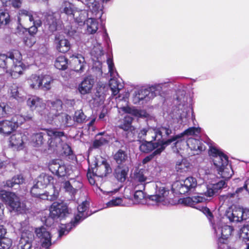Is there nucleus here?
Returning a JSON list of instances; mask_svg holds the SVG:
<instances>
[{
    "label": "nucleus",
    "mask_w": 249,
    "mask_h": 249,
    "mask_svg": "<svg viewBox=\"0 0 249 249\" xmlns=\"http://www.w3.org/2000/svg\"><path fill=\"white\" fill-rule=\"evenodd\" d=\"M22 0H8L7 2L4 1L6 5H11L14 8H19L22 4Z\"/></svg>",
    "instance_id": "69168bd1"
},
{
    "label": "nucleus",
    "mask_w": 249,
    "mask_h": 249,
    "mask_svg": "<svg viewBox=\"0 0 249 249\" xmlns=\"http://www.w3.org/2000/svg\"><path fill=\"white\" fill-rule=\"evenodd\" d=\"M81 186V184L79 181H75L73 179H71L70 181L65 182L64 184L65 191L71 195H74L76 193L77 188H80Z\"/></svg>",
    "instance_id": "c9c22d12"
},
{
    "label": "nucleus",
    "mask_w": 249,
    "mask_h": 249,
    "mask_svg": "<svg viewBox=\"0 0 249 249\" xmlns=\"http://www.w3.org/2000/svg\"><path fill=\"white\" fill-rule=\"evenodd\" d=\"M122 81L115 68L112 56L110 54V90L112 91V96L117 95L124 87Z\"/></svg>",
    "instance_id": "dca6fc26"
},
{
    "label": "nucleus",
    "mask_w": 249,
    "mask_h": 249,
    "mask_svg": "<svg viewBox=\"0 0 249 249\" xmlns=\"http://www.w3.org/2000/svg\"><path fill=\"white\" fill-rule=\"evenodd\" d=\"M150 186L155 188L153 195L148 196V205H165L169 202V190L160 182H152Z\"/></svg>",
    "instance_id": "1a4fd4ad"
},
{
    "label": "nucleus",
    "mask_w": 249,
    "mask_h": 249,
    "mask_svg": "<svg viewBox=\"0 0 249 249\" xmlns=\"http://www.w3.org/2000/svg\"><path fill=\"white\" fill-rule=\"evenodd\" d=\"M181 97H177V104L171 114V120L156 127V136L160 144V147L155 150V154H160L166 146L172 142L178 148L179 144L178 134L176 135V130L181 126L187 124L190 120L195 119L193 108L187 103V97L184 92Z\"/></svg>",
    "instance_id": "f257e3e1"
},
{
    "label": "nucleus",
    "mask_w": 249,
    "mask_h": 249,
    "mask_svg": "<svg viewBox=\"0 0 249 249\" xmlns=\"http://www.w3.org/2000/svg\"><path fill=\"white\" fill-rule=\"evenodd\" d=\"M113 158L118 165L126 166L128 156L126 151L120 149L113 154Z\"/></svg>",
    "instance_id": "473e14b6"
},
{
    "label": "nucleus",
    "mask_w": 249,
    "mask_h": 249,
    "mask_svg": "<svg viewBox=\"0 0 249 249\" xmlns=\"http://www.w3.org/2000/svg\"><path fill=\"white\" fill-rule=\"evenodd\" d=\"M222 196L225 201L228 200V201H231L232 203L236 202L239 199L238 196L236 195L235 191L233 192L228 193L227 194L223 195Z\"/></svg>",
    "instance_id": "052dcab7"
},
{
    "label": "nucleus",
    "mask_w": 249,
    "mask_h": 249,
    "mask_svg": "<svg viewBox=\"0 0 249 249\" xmlns=\"http://www.w3.org/2000/svg\"><path fill=\"white\" fill-rule=\"evenodd\" d=\"M249 218V209L233 206L226 211L223 220H229L230 223H239Z\"/></svg>",
    "instance_id": "f8f14e48"
},
{
    "label": "nucleus",
    "mask_w": 249,
    "mask_h": 249,
    "mask_svg": "<svg viewBox=\"0 0 249 249\" xmlns=\"http://www.w3.org/2000/svg\"><path fill=\"white\" fill-rule=\"evenodd\" d=\"M56 117L58 118L61 127H68L73 124V121L71 116L65 113L61 112Z\"/></svg>",
    "instance_id": "a19ab883"
},
{
    "label": "nucleus",
    "mask_w": 249,
    "mask_h": 249,
    "mask_svg": "<svg viewBox=\"0 0 249 249\" xmlns=\"http://www.w3.org/2000/svg\"><path fill=\"white\" fill-rule=\"evenodd\" d=\"M53 180V177L48 174H41L36 180V183L31 189L32 195L35 197H39L42 199L53 201L58 196V192L55 191L54 187L52 186V190L50 192L41 193L42 190L49 185Z\"/></svg>",
    "instance_id": "423d86ee"
},
{
    "label": "nucleus",
    "mask_w": 249,
    "mask_h": 249,
    "mask_svg": "<svg viewBox=\"0 0 249 249\" xmlns=\"http://www.w3.org/2000/svg\"><path fill=\"white\" fill-rule=\"evenodd\" d=\"M134 194V203L136 204H147L148 205V196L143 192L144 189H135Z\"/></svg>",
    "instance_id": "f704fd0d"
},
{
    "label": "nucleus",
    "mask_w": 249,
    "mask_h": 249,
    "mask_svg": "<svg viewBox=\"0 0 249 249\" xmlns=\"http://www.w3.org/2000/svg\"><path fill=\"white\" fill-rule=\"evenodd\" d=\"M73 61L75 64L78 63L75 67V71L80 72L83 71L85 65L84 57L80 54H77L73 56Z\"/></svg>",
    "instance_id": "a18cd8bd"
},
{
    "label": "nucleus",
    "mask_w": 249,
    "mask_h": 249,
    "mask_svg": "<svg viewBox=\"0 0 249 249\" xmlns=\"http://www.w3.org/2000/svg\"><path fill=\"white\" fill-rule=\"evenodd\" d=\"M84 3L92 14L96 16L101 11V5L96 0H85Z\"/></svg>",
    "instance_id": "ea45409f"
},
{
    "label": "nucleus",
    "mask_w": 249,
    "mask_h": 249,
    "mask_svg": "<svg viewBox=\"0 0 249 249\" xmlns=\"http://www.w3.org/2000/svg\"><path fill=\"white\" fill-rule=\"evenodd\" d=\"M0 67L13 78H18L23 74L26 65L22 62L21 53L18 50L0 54Z\"/></svg>",
    "instance_id": "20e7f679"
},
{
    "label": "nucleus",
    "mask_w": 249,
    "mask_h": 249,
    "mask_svg": "<svg viewBox=\"0 0 249 249\" xmlns=\"http://www.w3.org/2000/svg\"><path fill=\"white\" fill-rule=\"evenodd\" d=\"M50 216L53 219L64 218L70 213L67 205L63 202H53L50 207Z\"/></svg>",
    "instance_id": "6ab92c4d"
},
{
    "label": "nucleus",
    "mask_w": 249,
    "mask_h": 249,
    "mask_svg": "<svg viewBox=\"0 0 249 249\" xmlns=\"http://www.w3.org/2000/svg\"><path fill=\"white\" fill-rule=\"evenodd\" d=\"M27 105L31 110H36L41 116V113H43V111H48L45 101L42 98L35 95L31 96L28 98Z\"/></svg>",
    "instance_id": "412c9836"
},
{
    "label": "nucleus",
    "mask_w": 249,
    "mask_h": 249,
    "mask_svg": "<svg viewBox=\"0 0 249 249\" xmlns=\"http://www.w3.org/2000/svg\"><path fill=\"white\" fill-rule=\"evenodd\" d=\"M87 117L84 114L82 109L76 110L73 118L72 120L74 123L81 124L85 122Z\"/></svg>",
    "instance_id": "3c124183"
},
{
    "label": "nucleus",
    "mask_w": 249,
    "mask_h": 249,
    "mask_svg": "<svg viewBox=\"0 0 249 249\" xmlns=\"http://www.w3.org/2000/svg\"><path fill=\"white\" fill-rule=\"evenodd\" d=\"M25 138V136H23L21 133H17L11 136L10 142L12 146H15L20 150L23 148Z\"/></svg>",
    "instance_id": "72a5a7b5"
},
{
    "label": "nucleus",
    "mask_w": 249,
    "mask_h": 249,
    "mask_svg": "<svg viewBox=\"0 0 249 249\" xmlns=\"http://www.w3.org/2000/svg\"><path fill=\"white\" fill-rule=\"evenodd\" d=\"M156 96L155 91L152 89L151 85H149L146 88L135 89L133 93L132 101L135 104H143Z\"/></svg>",
    "instance_id": "2eb2a0df"
},
{
    "label": "nucleus",
    "mask_w": 249,
    "mask_h": 249,
    "mask_svg": "<svg viewBox=\"0 0 249 249\" xmlns=\"http://www.w3.org/2000/svg\"><path fill=\"white\" fill-rule=\"evenodd\" d=\"M14 130V125L10 121L5 120L0 121V134L9 135Z\"/></svg>",
    "instance_id": "e433bc0d"
},
{
    "label": "nucleus",
    "mask_w": 249,
    "mask_h": 249,
    "mask_svg": "<svg viewBox=\"0 0 249 249\" xmlns=\"http://www.w3.org/2000/svg\"><path fill=\"white\" fill-rule=\"evenodd\" d=\"M185 142L190 150L195 152L194 155H198L205 149L204 143L198 139L189 138Z\"/></svg>",
    "instance_id": "a878e982"
},
{
    "label": "nucleus",
    "mask_w": 249,
    "mask_h": 249,
    "mask_svg": "<svg viewBox=\"0 0 249 249\" xmlns=\"http://www.w3.org/2000/svg\"><path fill=\"white\" fill-rule=\"evenodd\" d=\"M206 199L202 196H196L192 197H187L182 199L181 203L185 205L190 206L193 208H196L195 205L199 203H201L205 201Z\"/></svg>",
    "instance_id": "7c9ffc66"
},
{
    "label": "nucleus",
    "mask_w": 249,
    "mask_h": 249,
    "mask_svg": "<svg viewBox=\"0 0 249 249\" xmlns=\"http://www.w3.org/2000/svg\"><path fill=\"white\" fill-rule=\"evenodd\" d=\"M55 67L60 70H64L68 67V60L63 55L57 57L54 62Z\"/></svg>",
    "instance_id": "09e8293b"
},
{
    "label": "nucleus",
    "mask_w": 249,
    "mask_h": 249,
    "mask_svg": "<svg viewBox=\"0 0 249 249\" xmlns=\"http://www.w3.org/2000/svg\"><path fill=\"white\" fill-rule=\"evenodd\" d=\"M84 23L89 34H93L96 32L98 28V22L96 19L92 18H88Z\"/></svg>",
    "instance_id": "58836bf2"
},
{
    "label": "nucleus",
    "mask_w": 249,
    "mask_h": 249,
    "mask_svg": "<svg viewBox=\"0 0 249 249\" xmlns=\"http://www.w3.org/2000/svg\"><path fill=\"white\" fill-rule=\"evenodd\" d=\"M175 168L178 174L186 173L190 169V163L186 159H182L177 162Z\"/></svg>",
    "instance_id": "37998d69"
},
{
    "label": "nucleus",
    "mask_w": 249,
    "mask_h": 249,
    "mask_svg": "<svg viewBox=\"0 0 249 249\" xmlns=\"http://www.w3.org/2000/svg\"><path fill=\"white\" fill-rule=\"evenodd\" d=\"M201 129V128L199 127H190L184 130L183 132L178 134V140H179V143L182 142V138L185 136L187 137L190 136H198L200 133Z\"/></svg>",
    "instance_id": "4c0bfd02"
},
{
    "label": "nucleus",
    "mask_w": 249,
    "mask_h": 249,
    "mask_svg": "<svg viewBox=\"0 0 249 249\" xmlns=\"http://www.w3.org/2000/svg\"><path fill=\"white\" fill-rule=\"evenodd\" d=\"M32 23L33 25L31 26L29 28H28V31L30 36H34V35L36 34L37 32L38 27L41 26L42 21L40 19H36Z\"/></svg>",
    "instance_id": "4d7b16f0"
},
{
    "label": "nucleus",
    "mask_w": 249,
    "mask_h": 249,
    "mask_svg": "<svg viewBox=\"0 0 249 249\" xmlns=\"http://www.w3.org/2000/svg\"><path fill=\"white\" fill-rule=\"evenodd\" d=\"M10 21V16L9 13L3 10H0V27L2 25L8 24Z\"/></svg>",
    "instance_id": "13d9d810"
},
{
    "label": "nucleus",
    "mask_w": 249,
    "mask_h": 249,
    "mask_svg": "<svg viewBox=\"0 0 249 249\" xmlns=\"http://www.w3.org/2000/svg\"><path fill=\"white\" fill-rule=\"evenodd\" d=\"M30 87L33 89H38L42 86L41 75L32 74L28 79Z\"/></svg>",
    "instance_id": "79ce46f5"
},
{
    "label": "nucleus",
    "mask_w": 249,
    "mask_h": 249,
    "mask_svg": "<svg viewBox=\"0 0 249 249\" xmlns=\"http://www.w3.org/2000/svg\"><path fill=\"white\" fill-rule=\"evenodd\" d=\"M0 199L10 207L11 211L18 213L25 211L24 204L20 202L19 197L14 193L1 190L0 191Z\"/></svg>",
    "instance_id": "9b49d317"
},
{
    "label": "nucleus",
    "mask_w": 249,
    "mask_h": 249,
    "mask_svg": "<svg viewBox=\"0 0 249 249\" xmlns=\"http://www.w3.org/2000/svg\"><path fill=\"white\" fill-rule=\"evenodd\" d=\"M160 147V144L158 142L144 141L140 145V150L143 153H148L154 149L158 150Z\"/></svg>",
    "instance_id": "c756f323"
},
{
    "label": "nucleus",
    "mask_w": 249,
    "mask_h": 249,
    "mask_svg": "<svg viewBox=\"0 0 249 249\" xmlns=\"http://www.w3.org/2000/svg\"><path fill=\"white\" fill-rule=\"evenodd\" d=\"M117 103V107L121 109L124 112L131 114L138 118H146L148 114L144 110L138 109L135 107H131L127 106L128 102V94L119 95L115 97Z\"/></svg>",
    "instance_id": "ddd939ff"
},
{
    "label": "nucleus",
    "mask_w": 249,
    "mask_h": 249,
    "mask_svg": "<svg viewBox=\"0 0 249 249\" xmlns=\"http://www.w3.org/2000/svg\"><path fill=\"white\" fill-rule=\"evenodd\" d=\"M174 86H176L175 78L166 79L163 81L155 83L151 85L152 89L154 90L156 93V96L160 94L162 91L164 89H168Z\"/></svg>",
    "instance_id": "b1692460"
},
{
    "label": "nucleus",
    "mask_w": 249,
    "mask_h": 249,
    "mask_svg": "<svg viewBox=\"0 0 249 249\" xmlns=\"http://www.w3.org/2000/svg\"><path fill=\"white\" fill-rule=\"evenodd\" d=\"M46 133L50 139L48 141L49 148L54 152H61L68 156L72 154V150L68 143V137L63 132L48 129Z\"/></svg>",
    "instance_id": "39448f33"
},
{
    "label": "nucleus",
    "mask_w": 249,
    "mask_h": 249,
    "mask_svg": "<svg viewBox=\"0 0 249 249\" xmlns=\"http://www.w3.org/2000/svg\"><path fill=\"white\" fill-rule=\"evenodd\" d=\"M197 186V181L195 178L189 177L186 179L177 181L172 186L174 193L185 195L192 191Z\"/></svg>",
    "instance_id": "4468645a"
},
{
    "label": "nucleus",
    "mask_w": 249,
    "mask_h": 249,
    "mask_svg": "<svg viewBox=\"0 0 249 249\" xmlns=\"http://www.w3.org/2000/svg\"><path fill=\"white\" fill-rule=\"evenodd\" d=\"M156 128H152L149 127L148 130L147 136L146 137V139L148 140L158 142V137L156 136Z\"/></svg>",
    "instance_id": "680f3d73"
},
{
    "label": "nucleus",
    "mask_w": 249,
    "mask_h": 249,
    "mask_svg": "<svg viewBox=\"0 0 249 249\" xmlns=\"http://www.w3.org/2000/svg\"><path fill=\"white\" fill-rule=\"evenodd\" d=\"M33 238V235L32 233L30 232L23 233L18 246V249H32L31 242ZM35 249H40V248L37 247Z\"/></svg>",
    "instance_id": "cd10ccee"
},
{
    "label": "nucleus",
    "mask_w": 249,
    "mask_h": 249,
    "mask_svg": "<svg viewBox=\"0 0 249 249\" xmlns=\"http://www.w3.org/2000/svg\"><path fill=\"white\" fill-rule=\"evenodd\" d=\"M225 221L222 219L213 224V228L218 238V249H227L228 246L225 242L233 231V227L226 225Z\"/></svg>",
    "instance_id": "9d476101"
},
{
    "label": "nucleus",
    "mask_w": 249,
    "mask_h": 249,
    "mask_svg": "<svg viewBox=\"0 0 249 249\" xmlns=\"http://www.w3.org/2000/svg\"><path fill=\"white\" fill-rule=\"evenodd\" d=\"M241 236L243 239L249 240V225L247 227H244L242 230Z\"/></svg>",
    "instance_id": "774afa93"
},
{
    "label": "nucleus",
    "mask_w": 249,
    "mask_h": 249,
    "mask_svg": "<svg viewBox=\"0 0 249 249\" xmlns=\"http://www.w3.org/2000/svg\"><path fill=\"white\" fill-rule=\"evenodd\" d=\"M90 53L93 61H97V62L100 64L99 58L104 54L101 46L100 45L95 46L92 48Z\"/></svg>",
    "instance_id": "de8ad7c7"
},
{
    "label": "nucleus",
    "mask_w": 249,
    "mask_h": 249,
    "mask_svg": "<svg viewBox=\"0 0 249 249\" xmlns=\"http://www.w3.org/2000/svg\"><path fill=\"white\" fill-rule=\"evenodd\" d=\"M28 221H25L21 223L16 224L15 228L21 232V237H22L23 233L27 232L32 233L33 235V238L31 242V244H32V242L34 238V235L33 233L28 229L29 227H28ZM35 232L36 238L38 239L41 246L45 249H49V248L52 245V237L48 229L44 226H42L36 228L35 230ZM31 246L32 249H35V248H36L37 247L41 249L40 246H38L33 247L32 245H31Z\"/></svg>",
    "instance_id": "0eeeda50"
},
{
    "label": "nucleus",
    "mask_w": 249,
    "mask_h": 249,
    "mask_svg": "<svg viewBox=\"0 0 249 249\" xmlns=\"http://www.w3.org/2000/svg\"><path fill=\"white\" fill-rule=\"evenodd\" d=\"M147 171L144 169H140L135 171L133 180L136 184L135 189H145L146 186L152 183L145 176Z\"/></svg>",
    "instance_id": "aec40b11"
},
{
    "label": "nucleus",
    "mask_w": 249,
    "mask_h": 249,
    "mask_svg": "<svg viewBox=\"0 0 249 249\" xmlns=\"http://www.w3.org/2000/svg\"><path fill=\"white\" fill-rule=\"evenodd\" d=\"M42 86L41 88L49 90L51 88V84L53 82V78L49 75H41Z\"/></svg>",
    "instance_id": "603ef678"
},
{
    "label": "nucleus",
    "mask_w": 249,
    "mask_h": 249,
    "mask_svg": "<svg viewBox=\"0 0 249 249\" xmlns=\"http://www.w3.org/2000/svg\"><path fill=\"white\" fill-rule=\"evenodd\" d=\"M129 171L128 166L117 165L114 171V176L120 182L125 181Z\"/></svg>",
    "instance_id": "2f4dec72"
},
{
    "label": "nucleus",
    "mask_w": 249,
    "mask_h": 249,
    "mask_svg": "<svg viewBox=\"0 0 249 249\" xmlns=\"http://www.w3.org/2000/svg\"><path fill=\"white\" fill-rule=\"evenodd\" d=\"M181 97H177V104L171 114V120L156 127V136L160 144V147L155 150V154H160L166 146L172 142L178 148L179 144L178 134L176 135V130L181 126L187 124L190 120L195 119L193 108L187 103V97L184 92Z\"/></svg>",
    "instance_id": "f03ea898"
},
{
    "label": "nucleus",
    "mask_w": 249,
    "mask_h": 249,
    "mask_svg": "<svg viewBox=\"0 0 249 249\" xmlns=\"http://www.w3.org/2000/svg\"><path fill=\"white\" fill-rule=\"evenodd\" d=\"M12 245V241L10 238L1 237L0 238V249H9Z\"/></svg>",
    "instance_id": "6e6d98bb"
},
{
    "label": "nucleus",
    "mask_w": 249,
    "mask_h": 249,
    "mask_svg": "<svg viewBox=\"0 0 249 249\" xmlns=\"http://www.w3.org/2000/svg\"><path fill=\"white\" fill-rule=\"evenodd\" d=\"M24 42L26 46L29 47H31L36 42V38L34 36H30L24 39Z\"/></svg>",
    "instance_id": "0e129e2a"
},
{
    "label": "nucleus",
    "mask_w": 249,
    "mask_h": 249,
    "mask_svg": "<svg viewBox=\"0 0 249 249\" xmlns=\"http://www.w3.org/2000/svg\"><path fill=\"white\" fill-rule=\"evenodd\" d=\"M97 170L98 171L99 176L101 177L107 176L108 171V164L107 161L103 160L102 164L97 167Z\"/></svg>",
    "instance_id": "864d4df0"
},
{
    "label": "nucleus",
    "mask_w": 249,
    "mask_h": 249,
    "mask_svg": "<svg viewBox=\"0 0 249 249\" xmlns=\"http://www.w3.org/2000/svg\"><path fill=\"white\" fill-rule=\"evenodd\" d=\"M32 11L25 9H21L18 12V22L19 24L23 26H28L35 21L34 15Z\"/></svg>",
    "instance_id": "5701e85b"
},
{
    "label": "nucleus",
    "mask_w": 249,
    "mask_h": 249,
    "mask_svg": "<svg viewBox=\"0 0 249 249\" xmlns=\"http://www.w3.org/2000/svg\"><path fill=\"white\" fill-rule=\"evenodd\" d=\"M46 134L43 132H38L34 134L32 136V142L35 147H39L44 142V136Z\"/></svg>",
    "instance_id": "c03bdc74"
},
{
    "label": "nucleus",
    "mask_w": 249,
    "mask_h": 249,
    "mask_svg": "<svg viewBox=\"0 0 249 249\" xmlns=\"http://www.w3.org/2000/svg\"><path fill=\"white\" fill-rule=\"evenodd\" d=\"M209 155L213 162L217 174L221 179L217 182L212 184L213 189L217 194L219 191L227 186L226 181L229 179L233 171L231 165L229 163L228 157L221 150L213 146H210L209 150Z\"/></svg>",
    "instance_id": "7ed1b4c3"
},
{
    "label": "nucleus",
    "mask_w": 249,
    "mask_h": 249,
    "mask_svg": "<svg viewBox=\"0 0 249 249\" xmlns=\"http://www.w3.org/2000/svg\"><path fill=\"white\" fill-rule=\"evenodd\" d=\"M24 181V178L21 175L15 176L11 179L6 181V185L10 188L15 187L16 185L22 184Z\"/></svg>",
    "instance_id": "49530a36"
},
{
    "label": "nucleus",
    "mask_w": 249,
    "mask_h": 249,
    "mask_svg": "<svg viewBox=\"0 0 249 249\" xmlns=\"http://www.w3.org/2000/svg\"><path fill=\"white\" fill-rule=\"evenodd\" d=\"M45 17L46 20L44 24L49 30L52 32L57 30L60 25V21L56 18V14L49 11L45 14Z\"/></svg>",
    "instance_id": "4be33fe9"
},
{
    "label": "nucleus",
    "mask_w": 249,
    "mask_h": 249,
    "mask_svg": "<svg viewBox=\"0 0 249 249\" xmlns=\"http://www.w3.org/2000/svg\"><path fill=\"white\" fill-rule=\"evenodd\" d=\"M10 164V160L4 154H0V170L5 169Z\"/></svg>",
    "instance_id": "bf43d9fd"
},
{
    "label": "nucleus",
    "mask_w": 249,
    "mask_h": 249,
    "mask_svg": "<svg viewBox=\"0 0 249 249\" xmlns=\"http://www.w3.org/2000/svg\"><path fill=\"white\" fill-rule=\"evenodd\" d=\"M60 11L61 13H64L67 15L75 18L76 22L78 23L82 22L84 19V17L82 18L81 16L79 18H75L76 14V12L74 11V7L72 4L68 1H64L60 8Z\"/></svg>",
    "instance_id": "bb28decb"
},
{
    "label": "nucleus",
    "mask_w": 249,
    "mask_h": 249,
    "mask_svg": "<svg viewBox=\"0 0 249 249\" xmlns=\"http://www.w3.org/2000/svg\"><path fill=\"white\" fill-rule=\"evenodd\" d=\"M47 105L50 107V110L48 109V111H43V113H41V116L48 123H51L55 117L62 112V103L60 100H56L54 102H48Z\"/></svg>",
    "instance_id": "f3484780"
},
{
    "label": "nucleus",
    "mask_w": 249,
    "mask_h": 249,
    "mask_svg": "<svg viewBox=\"0 0 249 249\" xmlns=\"http://www.w3.org/2000/svg\"><path fill=\"white\" fill-rule=\"evenodd\" d=\"M89 207V202L87 201H83L78 206V212L75 215L73 220H71L70 223L67 224H61L59 229V237L67 234L71 229L90 215L88 211Z\"/></svg>",
    "instance_id": "6e6552de"
},
{
    "label": "nucleus",
    "mask_w": 249,
    "mask_h": 249,
    "mask_svg": "<svg viewBox=\"0 0 249 249\" xmlns=\"http://www.w3.org/2000/svg\"><path fill=\"white\" fill-rule=\"evenodd\" d=\"M206 216L208 217L210 221L211 219L213 217V214L210 211V209L206 207L201 206L198 208Z\"/></svg>",
    "instance_id": "338daca9"
},
{
    "label": "nucleus",
    "mask_w": 249,
    "mask_h": 249,
    "mask_svg": "<svg viewBox=\"0 0 249 249\" xmlns=\"http://www.w3.org/2000/svg\"><path fill=\"white\" fill-rule=\"evenodd\" d=\"M9 107L4 103L0 104V118L5 117L8 114Z\"/></svg>",
    "instance_id": "e2e57ef3"
},
{
    "label": "nucleus",
    "mask_w": 249,
    "mask_h": 249,
    "mask_svg": "<svg viewBox=\"0 0 249 249\" xmlns=\"http://www.w3.org/2000/svg\"><path fill=\"white\" fill-rule=\"evenodd\" d=\"M49 169L53 174L59 177L69 176L72 172L70 165H67L60 160H53L49 164Z\"/></svg>",
    "instance_id": "a211bd4d"
},
{
    "label": "nucleus",
    "mask_w": 249,
    "mask_h": 249,
    "mask_svg": "<svg viewBox=\"0 0 249 249\" xmlns=\"http://www.w3.org/2000/svg\"><path fill=\"white\" fill-rule=\"evenodd\" d=\"M103 133H99L96 136L95 140L93 142L92 145L90 148H98L101 146L107 143L108 142L107 137L103 136L101 138H98V137L102 135Z\"/></svg>",
    "instance_id": "8fccbe9b"
},
{
    "label": "nucleus",
    "mask_w": 249,
    "mask_h": 249,
    "mask_svg": "<svg viewBox=\"0 0 249 249\" xmlns=\"http://www.w3.org/2000/svg\"><path fill=\"white\" fill-rule=\"evenodd\" d=\"M54 43L57 50L61 53H66L70 49L71 44L69 41L62 35H56Z\"/></svg>",
    "instance_id": "393cba45"
},
{
    "label": "nucleus",
    "mask_w": 249,
    "mask_h": 249,
    "mask_svg": "<svg viewBox=\"0 0 249 249\" xmlns=\"http://www.w3.org/2000/svg\"><path fill=\"white\" fill-rule=\"evenodd\" d=\"M10 121L14 124L15 129L25 122V118L22 115L17 114L14 115Z\"/></svg>",
    "instance_id": "5fc2aeb1"
},
{
    "label": "nucleus",
    "mask_w": 249,
    "mask_h": 249,
    "mask_svg": "<svg viewBox=\"0 0 249 249\" xmlns=\"http://www.w3.org/2000/svg\"><path fill=\"white\" fill-rule=\"evenodd\" d=\"M94 81L91 76H88L84 79L79 85L78 90L81 94H86L90 92Z\"/></svg>",
    "instance_id": "c85d7f7f"
}]
</instances>
